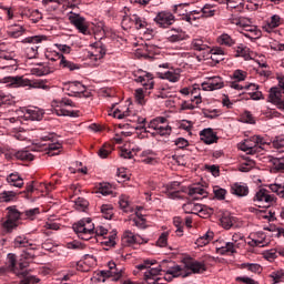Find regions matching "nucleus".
<instances>
[{
    "label": "nucleus",
    "mask_w": 284,
    "mask_h": 284,
    "mask_svg": "<svg viewBox=\"0 0 284 284\" xmlns=\"http://www.w3.org/2000/svg\"><path fill=\"white\" fill-rule=\"evenodd\" d=\"M125 116H130V109L123 112L121 111V109H115L113 112L114 119H125Z\"/></svg>",
    "instance_id": "3c124183"
},
{
    "label": "nucleus",
    "mask_w": 284,
    "mask_h": 284,
    "mask_svg": "<svg viewBox=\"0 0 284 284\" xmlns=\"http://www.w3.org/2000/svg\"><path fill=\"white\" fill-rule=\"evenodd\" d=\"M197 12H199L197 14H201V17L207 18V17H214L215 11L210 7H204Z\"/></svg>",
    "instance_id": "603ef678"
},
{
    "label": "nucleus",
    "mask_w": 284,
    "mask_h": 284,
    "mask_svg": "<svg viewBox=\"0 0 284 284\" xmlns=\"http://www.w3.org/2000/svg\"><path fill=\"white\" fill-rule=\"evenodd\" d=\"M105 278H112L110 271H100L97 276L92 277L91 281H98V283H105Z\"/></svg>",
    "instance_id": "c85d7f7f"
},
{
    "label": "nucleus",
    "mask_w": 284,
    "mask_h": 284,
    "mask_svg": "<svg viewBox=\"0 0 284 284\" xmlns=\"http://www.w3.org/2000/svg\"><path fill=\"white\" fill-rule=\"evenodd\" d=\"M194 194H200V196H203V194H206L205 189L201 186H194L189 190V195L194 196Z\"/></svg>",
    "instance_id": "6e6d98bb"
},
{
    "label": "nucleus",
    "mask_w": 284,
    "mask_h": 284,
    "mask_svg": "<svg viewBox=\"0 0 284 284\" xmlns=\"http://www.w3.org/2000/svg\"><path fill=\"white\" fill-rule=\"evenodd\" d=\"M41 41H48L45 36H34L24 39V43H41Z\"/></svg>",
    "instance_id": "37998d69"
},
{
    "label": "nucleus",
    "mask_w": 284,
    "mask_h": 284,
    "mask_svg": "<svg viewBox=\"0 0 284 284\" xmlns=\"http://www.w3.org/2000/svg\"><path fill=\"white\" fill-rule=\"evenodd\" d=\"M108 267L111 274V278H113V281H119L121 276H123V268H118L116 263L109 262Z\"/></svg>",
    "instance_id": "a211bd4d"
},
{
    "label": "nucleus",
    "mask_w": 284,
    "mask_h": 284,
    "mask_svg": "<svg viewBox=\"0 0 284 284\" xmlns=\"http://www.w3.org/2000/svg\"><path fill=\"white\" fill-rule=\"evenodd\" d=\"M14 196H17V193H14L13 191H4L0 194V201L2 203H10V201H12Z\"/></svg>",
    "instance_id": "72a5a7b5"
},
{
    "label": "nucleus",
    "mask_w": 284,
    "mask_h": 284,
    "mask_svg": "<svg viewBox=\"0 0 284 284\" xmlns=\"http://www.w3.org/2000/svg\"><path fill=\"white\" fill-rule=\"evenodd\" d=\"M156 245L159 247H165L168 245V233H162L159 237Z\"/></svg>",
    "instance_id": "680f3d73"
},
{
    "label": "nucleus",
    "mask_w": 284,
    "mask_h": 284,
    "mask_svg": "<svg viewBox=\"0 0 284 284\" xmlns=\"http://www.w3.org/2000/svg\"><path fill=\"white\" fill-rule=\"evenodd\" d=\"M154 21L160 28H169L170 26H174L176 18L170 11H161L156 14Z\"/></svg>",
    "instance_id": "39448f33"
},
{
    "label": "nucleus",
    "mask_w": 284,
    "mask_h": 284,
    "mask_svg": "<svg viewBox=\"0 0 284 284\" xmlns=\"http://www.w3.org/2000/svg\"><path fill=\"white\" fill-rule=\"evenodd\" d=\"M160 79H168V81H171V83H176V81H179V79H181V75H179V73H174L172 71H166V72L160 74Z\"/></svg>",
    "instance_id": "c756f323"
},
{
    "label": "nucleus",
    "mask_w": 284,
    "mask_h": 284,
    "mask_svg": "<svg viewBox=\"0 0 284 284\" xmlns=\"http://www.w3.org/2000/svg\"><path fill=\"white\" fill-rule=\"evenodd\" d=\"M237 54H240V57H244V59L247 61V59H250V48L239 47Z\"/></svg>",
    "instance_id": "bf43d9fd"
},
{
    "label": "nucleus",
    "mask_w": 284,
    "mask_h": 284,
    "mask_svg": "<svg viewBox=\"0 0 284 284\" xmlns=\"http://www.w3.org/2000/svg\"><path fill=\"white\" fill-rule=\"evenodd\" d=\"M207 52H211V59L212 61H215L216 63H219V59H216V57H220V61H223V57H224V52L223 49L221 48H216V49H212V50H207Z\"/></svg>",
    "instance_id": "7c9ffc66"
},
{
    "label": "nucleus",
    "mask_w": 284,
    "mask_h": 284,
    "mask_svg": "<svg viewBox=\"0 0 284 284\" xmlns=\"http://www.w3.org/2000/svg\"><path fill=\"white\" fill-rule=\"evenodd\" d=\"M14 156L19 161H34V155L30 151H18Z\"/></svg>",
    "instance_id": "bb28decb"
},
{
    "label": "nucleus",
    "mask_w": 284,
    "mask_h": 284,
    "mask_svg": "<svg viewBox=\"0 0 284 284\" xmlns=\"http://www.w3.org/2000/svg\"><path fill=\"white\" fill-rule=\"evenodd\" d=\"M6 44H0V70H6V68L17 65V60L6 54Z\"/></svg>",
    "instance_id": "1a4fd4ad"
},
{
    "label": "nucleus",
    "mask_w": 284,
    "mask_h": 284,
    "mask_svg": "<svg viewBox=\"0 0 284 284\" xmlns=\"http://www.w3.org/2000/svg\"><path fill=\"white\" fill-rule=\"evenodd\" d=\"M172 265V262H168L166 260L162 261L161 264L155 268H150L144 273V276H151L153 278H156L161 272H164L165 265Z\"/></svg>",
    "instance_id": "dca6fc26"
},
{
    "label": "nucleus",
    "mask_w": 284,
    "mask_h": 284,
    "mask_svg": "<svg viewBox=\"0 0 284 284\" xmlns=\"http://www.w3.org/2000/svg\"><path fill=\"white\" fill-rule=\"evenodd\" d=\"M88 57L92 61H99L100 59H103V57H105V50L103 48H97L94 49V51H89Z\"/></svg>",
    "instance_id": "393cba45"
},
{
    "label": "nucleus",
    "mask_w": 284,
    "mask_h": 284,
    "mask_svg": "<svg viewBox=\"0 0 284 284\" xmlns=\"http://www.w3.org/2000/svg\"><path fill=\"white\" fill-rule=\"evenodd\" d=\"M270 190L277 194V196H281V199H284V185L281 184H271Z\"/></svg>",
    "instance_id": "a19ab883"
},
{
    "label": "nucleus",
    "mask_w": 284,
    "mask_h": 284,
    "mask_svg": "<svg viewBox=\"0 0 284 284\" xmlns=\"http://www.w3.org/2000/svg\"><path fill=\"white\" fill-rule=\"evenodd\" d=\"M60 65H62V68H67L68 70H70V72H73V70H81V67L79 64L65 60V57L63 55L61 58Z\"/></svg>",
    "instance_id": "cd10ccee"
},
{
    "label": "nucleus",
    "mask_w": 284,
    "mask_h": 284,
    "mask_svg": "<svg viewBox=\"0 0 284 284\" xmlns=\"http://www.w3.org/2000/svg\"><path fill=\"white\" fill-rule=\"evenodd\" d=\"M39 45H32V47H27L26 53H27V59H37V54H39Z\"/></svg>",
    "instance_id": "ea45409f"
},
{
    "label": "nucleus",
    "mask_w": 284,
    "mask_h": 284,
    "mask_svg": "<svg viewBox=\"0 0 284 284\" xmlns=\"http://www.w3.org/2000/svg\"><path fill=\"white\" fill-rule=\"evenodd\" d=\"M52 72V69L50 67H39L32 69V74H36V77H45V74H50Z\"/></svg>",
    "instance_id": "473e14b6"
},
{
    "label": "nucleus",
    "mask_w": 284,
    "mask_h": 284,
    "mask_svg": "<svg viewBox=\"0 0 284 284\" xmlns=\"http://www.w3.org/2000/svg\"><path fill=\"white\" fill-rule=\"evenodd\" d=\"M242 121H243V123H251V125H254V123H256V121L254 120V116L252 115V113L250 111H245L243 113Z\"/></svg>",
    "instance_id": "8fccbe9b"
},
{
    "label": "nucleus",
    "mask_w": 284,
    "mask_h": 284,
    "mask_svg": "<svg viewBox=\"0 0 284 284\" xmlns=\"http://www.w3.org/2000/svg\"><path fill=\"white\" fill-rule=\"evenodd\" d=\"M73 231L82 241H90L92 234H94V224H92L91 219L80 220L78 223L73 224Z\"/></svg>",
    "instance_id": "f03ea898"
},
{
    "label": "nucleus",
    "mask_w": 284,
    "mask_h": 284,
    "mask_svg": "<svg viewBox=\"0 0 284 284\" xmlns=\"http://www.w3.org/2000/svg\"><path fill=\"white\" fill-rule=\"evenodd\" d=\"M233 79H236V81H245L246 79L245 72H243L242 70H236L233 73Z\"/></svg>",
    "instance_id": "0e129e2a"
},
{
    "label": "nucleus",
    "mask_w": 284,
    "mask_h": 284,
    "mask_svg": "<svg viewBox=\"0 0 284 284\" xmlns=\"http://www.w3.org/2000/svg\"><path fill=\"white\" fill-rule=\"evenodd\" d=\"M231 190L232 194H235L236 196H247V194H250V189L240 183L233 184Z\"/></svg>",
    "instance_id": "f3484780"
},
{
    "label": "nucleus",
    "mask_w": 284,
    "mask_h": 284,
    "mask_svg": "<svg viewBox=\"0 0 284 284\" xmlns=\"http://www.w3.org/2000/svg\"><path fill=\"white\" fill-rule=\"evenodd\" d=\"M67 247L68 250H83V244H81L79 241H73L67 243Z\"/></svg>",
    "instance_id": "052dcab7"
},
{
    "label": "nucleus",
    "mask_w": 284,
    "mask_h": 284,
    "mask_svg": "<svg viewBox=\"0 0 284 284\" xmlns=\"http://www.w3.org/2000/svg\"><path fill=\"white\" fill-rule=\"evenodd\" d=\"M7 265L10 272H13L19 277L23 278L22 281H20V284L39 283L40 280L36 276L29 275L30 273L28 271L17 272V255L9 253L7 257Z\"/></svg>",
    "instance_id": "f257e3e1"
},
{
    "label": "nucleus",
    "mask_w": 284,
    "mask_h": 284,
    "mask_svg": "<svg viewBox=\"0 0 284 284\" xmlns=\"http://www.w3.org/2000/svg\"><path fill=\"white\" fill-rule=\"evenodd\" d=\"M234 247H236V244H235V243H233V242H227L226 245H225V247H222V248H221V252H222V254H225V253H227V252H231L232 254H234V252H236V251L234 250Z\"/></svg>",
    "instance_id": "13d9d810"
},
{
    "label": "nucleus",
    "mask_w": 284,
    "mask_h": 284,
    "mask_svg": "<svg viewBox=\"0 0 284 284\" xmlns=\"http://www.w3.org/2000/svg\"><path fill=\"white\" fill-rule=\"evenodd\" d=\"M213 192L217 201H225V195L227 194V191L225 189H217V190H214Z\"/></svg>",
    "instance_id": "5fc2aeb1"
},
{
    "label": "nucleus",
    "mask_w": 284,
    "mask_h": 284,
    "mask_svg": "<svg viewBox=\"0 0 284 284\" xmlns=\"http://www.w3.org/2000/svg\"><path fill=\"white\" fill-rule=\"evenodd\" d=\"M8 214H7V220L2 223V227L7 232H11L14 227H17L19 224L17 221L21 219V212L17 210L16 206H9L7 207Z\"/></svg>",
    "instance_id": "20e7f679"
},
{
    "label": "nucleus",
    "mask_w": 284,
    "mask_h": 284,
    "mask_svg": "<svg viewBox=\"0 0 284 284\" xmlns=\"http://www.w3.org/2000/svg\"><path fill=\"white\" fill-rule=\"evenodd\" d=\"M273 148L276 150H281V148H284V135H277L275 140L273 141Z\"/></svg>",
    "instance_id": "4d7b16f0"
},
{
    "label": "nucleus",
    "mask_w": 284,
    "mask_h": 284,
    "mask_svg": "<svg viewBox=\"0 0 284 284\" xmlns=\"http://www.w3.org/2000/svg\"><path fill=\"white\" fill-rule=\"evenodd\" d=\"M284 273L283 271H276L271 274V278H273L274 283H278L281 278H283Z\"/></svg>",
    "instance_id": "338daca9"
},
{
    "label": "nucleus",
    "mask_w": 284,
    "mask_h": 284,
    "mask_svg": "<svg viewBox=\"0 0 284 284\" xmlns=\"http://www.w3.org/2000/svg\"><path fill=\"white\" fill-rule=\"evenodd\" d=\"M185 214H199L201 212V204L194 202H187L182 206Z\"/></svg>",
    "instance_id": "6ab92c4d"
},
{
    "label": "nucleus",
    "mask_w": 284,
    "mask_h": 284,
    "mask_svg": "<svg viewBox=\"0 0 284 284\" xmlns=\"http://www.w3.org/2000/svg\"><path fill=\"white\" fill-rule=\"evenodd\" d=\"M168 41L169 43H179V41H185L187 34L181 29H171L168 31Z\"/></svg>",
    "instance_id": "9b49d317"
},
{
    "label": "nucleus",
    "mask_w": 284,
    "mask_h": 284,
    "mask_svg": "<svg viewBox=\"0 0 284 284\" xmlns=\"http://www.w3.org/2000/svg\"><path fill=\"white\" fill-rule=\"evenodd\" d=\"M256 163L253 160H246V162L242 163L240 166V172H250Z\"/></svg>",
    "instance_id": "c03bdc74"
},
{
    "label": "nucleus",
    "mask_w": 284,
    "mask_h": 284,
    "mask_svg": "<svg viewBox=\"0 0 284 284\" xmlns=\"http://www.w3.org/2000/svg\"><path fill=\"white\" fill-rule=\"evenodd\" d=\"M122 26H125V28H132V26H134L136 30H143L148 28V22L136 14L130 17L124 16L122 19Z\"/></svg>",
    "instance_id": "423d86ee"
},
{
    "label": "nucleus",
    "mask_w": 284,
    "mask_h": 284,
    "mask_svg": "<svg viewBox=\"0 0 284 284\" xmlns=\"http://www.w3.org/2000/svg\"><path fill=\"white\" fill-rule=\"evenodd\" d=\"M173 225L178 227L175 231L178 236H183V219H181V216H175L173 219Z\"/></svg>",
    "instance_id": "e433bc0d"
},
{
    "label": "nucleus",
    "mask_w": 284,
    "mask_h": 284,
    "mask_svg": "<svg viewBox=\"0 0 284 284\" xmlns=\"http://www.w3.org/2000/svg\"><path fill=\"white\" fill-rule=\"evenodd\" d=\"M158 134L161 136H165L166 134H170L172 132V128L170 125L164 126L163 124H159L158 126Z\"/></svg>",
    "instance_id": "864d4df0"
},
{
    "label": "nucleus",
    "mask_w": 284,
    "mask_h": 284,
    "mask_svg": "<svg viewBox=\"0 0 284 284\" xmlns=\"http://www.w3.org/2000/svg\"><path fill=\"white\" fill-rule=\"evenodd\" d=\"M67 90L69 97H77V94H83L85 92V85L79 81L67 83Z\"/></svg>",
    "instance_id": "f8f14e48"
},
{
    "label": "nucleus",
    "mask_w": 284,
    "mask_h": 284,
    "mask_svg": "<svg viewBox=\"0 0 284 284\" xmlns=\"http://www.w3.org/2000/svg\"><path fill=\"white\" fill-rule=\"evenodd\" d=\"M26 30L21 26H13V28L9 31L10 37H13V39H19L21 34H23Z\"/></svg>",
    "instance_id": "58836bf2"
},
{
    "label": "nucleus",
    "mask_w": 284,
    "mask_h": 284,
    "mask_svg": "<svg viewBox=\"0 0 284 284\" xmlns=\"http://www.w3.org/2000/svg\"><path fill=\"white\" fill-rule=\"evenodd\" d=\"M8 83H11V85H18V87L28 85L26 83V80L21 77L8 78Z\"/></svg>",
    "instance_id": "de8ad7c7"
},
{
    "label": "nucleus",
    "mask_w": 284,
    "mask_h": 284,
    "mask_svg": "<svg viewBox=\"0 0 284 284\" xmlns=\"http://www.w3.org/2000/svg\"><path fill=\"white\" fill-rule=\"evenodd\" d=\"M7 182L13 187H21L23 185V179L19 174L11 173L7 176Z\"/></svg>",
    "instance_id": "412c9836"
},
{
    "label": "nucleus",
    "mask_w": 284,
    "mask_h": 284,
    "mask_svg": "<svg viewBox=\"0 0 284 284\" xmlns=\"http://www.w3.org/2000/svg\"><path fill=\"white\" fill-rule=\"evenodd\" d=\"M214 212L213 209H206L205 205L200 204V211L197 212V216L201 219H209L210 215H212Z\"/></svg>",
    "instance_id": "4c0bfd02"
},
{
    "label": "nucleus",
    "mask_w": 284,
    "mask_h": 284,
    "mask_svg": "<svg viewBox=\"0 0 284 284\" xmlns=\"http://www.w3.org/2000/svg\"><path fill=\"white\" fill-rule=\"evenodd\" d=\"M26 118L30 119L31 121H41L43 119V112L39 109H28L26 111Z\"/></svg>",
    "instance_id": "aec40b11"
},
{
    "label": "nucleus",
    "mask_w": 284,
    "mask_h": 284,
    "mask_svg": "<svg viewBox=\"0 0 284 284\" xmlns=\"http://www.w3.org/2000/svg\"><path fill=\"white\" fill-rule=\"evenodd\" d=\"M69 21L81 32L82 34H85L88 32V24H85V18L79 16V14H73L69 17Z\"/></svg>",
    "instance_id": "9d476101"
},
{
    "label": "nucleus",
    "mask_w": 284,
    "mask_h": 284,
    "mask_svg": "<svg viewBox=\"0 0 284 284\" xmlns=\"http://www.w3.org/2000/svg\"><path fill=\"white\" fill-rule=\"evenodd\" d=\"M235 281H239L245 284H258V282H256L252 277H236Z\"/></svg>",
    "instance_id": "774afa93"
},
{
    "label": "nucleus",
    "mask_w": 284,
    "mask_h": 284,
    "mask_svg": "<svg viewBox=\"0 0 284 284\" xmlns=\"http://www.w3.org/2000/svg\"><path fill=\"white\" fill-rule=\"evenodd\" d=\"M144 281L148 284H163V282H161V277L144 276Z\"/></svg>",
    "instance_id": "69168bd1"
},
{
    "label": "nucleus",
    "mask_w": 284,
    "mask_h": 284,
    "mask_svg": "<svg viewBox=\"0 0 284 284\" xmlns=\"http://www.w3.org/2000/svg\"><path fill=\"white\" fill-rule=\"evenodd\" d=\"M165 267H169V268L168 270L164 268V272L170 276H172L173 278H176L179 276H183V278H185L186 276H190V272L184 273L183 268H181L179 265H175V266L165 265Z\"/></svg>",
    "instance_id": "4468645a"
},
{
    "label": "nucleus",
    "mask_w": 284,
    "mask_h": 284,
    "mask_svg": "<svg viewBox=\"0 0 284 284\" xmlns=\"http://www.w3.org/2000/svg\"><path fill=\"white\" fill-rule=\"evenodd\" d=\"M220 221L224 230H231V227H234V224L236 223V217H234L231 213H223Z\"/></svg>",
    "instance_id": "2eb2a0df"
},
{
    "label": "nucleus",
    "mask_w": 284,
    "mask_h": 284,
    "mask_svg": "<svg viewBox=\"0 0 284 284\" xmlns=\"http://www.w3.org/2000/svg\"><path fill=\"white\" fill-rule=\"evenodd\" d=\"M213 239H214V232L207 231L203 236H200L196 240V245H199V247H204V245H207L210 241H212Z\"/></svg>",
    "instance_id": "4be33fe9"
},
{
    "label": "nucleus",
    "mask_w": 284,
    "mask_h": 284,
    "mask_svg": "<svg viewBox=\"0 0 284 284\" xmlns=\"http://www.w3.org/2000/svg\"><path fill=\"white\" fill-rule=\"evenodd\" d=\"M123 236H124V241H126L129 245H133V243H136V235L131 231H125Z\"/></svg>",
    "instance_id": "09e8293b"
},
{
    "label": "nucleus",
    "mask_w": 284,
    "mask_h": 284,
    "mask_svg": "<svg viewBox=\"0 0 284 284\" xmlns=\"http://www.w3.org/2000/svg\"><path fill=\"white\" fill-rule=\"evenodd\" d=\"M101 213L103 219L106 221H112V216H114V207L111 204H103L101 206Z\"/></svg>",
    "instance_id": "b1692460"
},
{
    "label": "nucleus",
    "mask_w": 284,
    "mask_h": 284,
    "mask_svg": "<svg viewBox=\"0 0 284 284\" xmlns=\"http://www.w3.org/2000/svg\"><path fill=\"white\" fill-rule=\"evenodd\" d=\"M191 48L192 50H196L197 52H205L210 50V47L203 43V40L201 39H194L191 43Z\"/></svg>",
    "instance_id": "a878e982"
},
{
    "label": "nucleus",
    "mask_w": 284,
    "mask_h": 284,
    "mask_svg": "<svg viewBox=\"0 0 284 284\" xmlns=\"http://www.w3.org/2000/svg\"><path fill=\"white\" fill-rule=\"evenodd\" d=\"M271 162L274 165V170H276V172H283L284 170V162L283 159H278V158H273L271 160Z\"/></svg>",
    "instance_id": "49530a36"
},
{
    "label": "nucleus",
    "mask_w": 284,
    "mask_h": 284,
    "mask_svg": "<svg viewBox=\"0 0 284 284\" xmlns=\"http://www.w3.org/2000/svg\"><path fill=\"white\" fill-rule=\"evenodd\" d=\"M110 154H112V146L108 144H104L98 152V156H100V159H108Z\"/></svg>",
    "instance_id": "f704fd0d"
},
{
    "label": "nucleus",
    "mask_w": 284,
    "mask_h": 284,
    "mask_svg": "<svg viewBox=\"0 0 284 284\" xmlns=\"http://www.w3.org/2000/svg\"><path fill=\"white\" fill-rule=\"evenodd\" d=\"M209 88H210V91L221 90V88H223V81L219 77L212 78L209 82Z\"/></svg>",
    "instance_id": "2f4dec72"
},
{
    "label": "nucleus",
    "mask_w": 284,
    "mask_h": 284,
    "mask_svg": "<svg viewBox=\"0 0 284 284\" xmlns=\"http://www.w3.org/2000/svg\"><path fill=\"white\" fill-rule=\"evenodd\" d=\"M254 148H256V145H254V138H252V140H245L244 143L240 145V150L247 152V154H254V152H256Z\"/></svg>",
    "instance_id": "5701e85b"
},
{
    "label": "nucleus",
    "mask_w": 284,
    "mask_h": 284,
    "mask_svg": "<svg viewBox=\"0 0 284 284\" xmlns=\"http://www.w3.org/2000/svg\"><path fill=\"white\" fill-rule=\"evenodd\" d=\"M224 1H226V6L231 10H236V8L239 10H243V3L241 2V0H224Z\"/></svg>",
    "instance_id": "79ce46f5"
},
{
    "label": "nucleus",
    "mask_w": 284,
    "mask_h": 284,
    "mask_svg": "<svg viewBox=\"0 0 284 284\" xmlns=\"http://www.w3.org/2000/svg\"><path fill=\"white\" fill-rule=\"evenodd\" d=\"M63 105H71V108L74 105V102L72 100H61L59 101H53L52 102V108L53 112L58 116H71L73 119H77L79 116V111H68L63 109Z\"/></svg>",
    "instance_id": "7ed1b4c3"
},
{
    "label": "nucleus",
    "mask_w": 284,
    "mask_h": 284,
    "mask_svg": "<svg viewBox=\"0 0 284 284\" xmlns=\"http://www.w3.org/2000/svg\"><path fill=\"white\" fill-rule=\"evenodd\" d=\"M255 203H258V207H270L274 203V196L267 194V190L261 189L254 197Z\"/></svg>",
    "instance_id": "0eeeda50"
},
{
    "label": "nucleus",
    "mask_w": 284,
    "mask_h": 284,
    "mask_svg": "<svg viewBox=\"0 0 284 284\" xmlns=\"http://www.w3.org/2000/svg\"><path fill=\"white\" fill-rule=\"evenodd\" d=\"M200 136L201 141L206 143V145H212V143H216V141H219V136L214 134V131H212V129H204L203 131H201Z\"/></svg>",
    "instance_id": "ddd939ff"
},
{
    "label": "nucleus",
    "mask_w": 284,
    "mask_h": 284,
    "mask_svg": "<svg viewBox=\"0 0 284 284\" xmlns=\"http://www.w3.org/2000/svg\"><path fill=\"white\" fill-rule=\"evenodd\" d=\"M217 41L221 45H234V40H232V37L227 33L220 36Z\"/></svg>",
    "instance_id": "c9c22d12"
},
{
    "label": "nucleus",
    "mask_w": 284,
    "mask_h": 284,
    "mask_svg": "<svg viewBox=\"0 0 284 284\" xmlns=\"http://www.w3.org/2000/svg\"><path fill=\"white\" fill-rule=\"evenodd\" d=\"M268 26L270 28H278L281 26V17L276 14L273 16Z\"/></svg>",
    "instance_id": "e2e57ef3"
},
{
    "label": "nucleus",
    "mask_w": 284,
    "mask_h": 284,
    "mask_svg": "<svg viewBox=\"0 0 284 284\" xmlns=\"http://www.w3.org/2000/svg\"><path fill=\"white\" fill-rule=\"evenodd\" d=\"M184 267L190 270L192 274H203L207 272V266L204 262L194 261L192 258L184 260Z\"/></svg>",
    "instance_id": "6e6552de"
},
{
    "label": "nucleus",
    "mask_w": 284,
    "mask_h": 284,
    "mask_svg": "<svg viewBox=\"0 0 284 284\" xmlns=\"http://www.w3.org/2000/svg\"><path fill=\"white\" fill-rule=\"evenodd\" d=\"M85 207H88V201L83 197H78L75 201V210L85 212Z\"/></svg>",
    "instance_id": "a18cd8bd"
}]
</instances>
